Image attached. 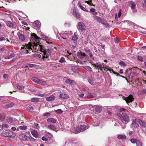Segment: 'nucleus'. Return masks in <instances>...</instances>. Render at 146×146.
<instances>
[{
	"instance_id": "obj_1",
	"label": "nucleus",
	"mask_w": 146,
	"mask_h": 146,
	"mask_svg": "<svg viewBox=\"0 0 146 146\" xmlns=\"http://www.w3.org/2000/svg\"><path fill=\"white\" fill-rule=\"evenodd\" d=\"M118 116L119 117V119L122 121H123L125 122H128L129 121V117L126 113H123L122 114H119L118 115Z\"/></svg>"
},
{
	"instance_id": "obj_2",
	"label": "nucleus",
	"mask_w": 146,
	"mask_h": 146,
	"mask_svg": "<svg viewBox=\"0 0 146 146\" xmlns=\"http://www.w3.org/2000/svg\"><path fill=\"white\" fill-rule=\"evenodd\" d=\"M2 134L4 136L11 138L14 137L15 136V133L11 131H5L3 132Z\"/></svg>"
},
{
	"instance_id": "obj_3",
	"label": "nucleus",
	"mask_w": 146,
	"mask_h": 146,
	"mask_svg": "<svg viewBox=\"0 0 146 146\" xmlns=\"http://www.w3.org/2000/svg\"><path fill=\"white\" fill-rule=\"evenodd\" d=\"M77 28L79 30L83 31L86 27V25L83 22H79L78 24Z\"/></svg>"
},
{
	"instance_id": "obj_4",
	"label": "nucleus",
	"mask_w": 146,
	"mask_h": 146,
	"mask_svg": "<svg viewBox=\"0 0 146 146\" xmlns=\"http://www.w3.org/2000/svg\"><path fill=\"white\" fill-rule=\"evenodd\" d=\"M28 135H30V133H27V135L25 134L22 133H20L19 135V137L20 139L24 141H27L28 140L27 137H29Z\"/></svg>"
},
{
	"instance_id": "obj_5",
	"label": "nucleus",
	"mask_w": 146,
	"mask_h": 146,
	"mask_svg": "<svg viewBox=\"0 0 146 146\" xmlns=\"http://www.w3.org/2000/svg\"><path fill=\"white\" fill-rule=\"evenodd\" d=\"M31 38L32 40H34L35 44L36 43L35 42L36 44L37 43H39L40 42V39L35 34H33L31 35Z\"/></svg>"
},
{
	"instance_id": "obj_6",
	"label": "nucleus",
	"mask_w": 146,
	"mask_h": 146,
	"mask_svg": "<svg viewBox=\"0 0 146 146\" xmlns=\"http://www.w3.org/2000/svg\"><path fill=\"white\" fill-rule=\"evenodd\" d=\"M134 99V98L131 94L129 95L127 97H125L124 98V100L126 101L127 104L129 103L132 102L133 100Z\"/></svg>"
},
{
	"instance_id": "obj_7",
	"label": "nucleus",
	"mask_w": 146,
	"mask_h": 146,
	"mask_svg": "<svg viewBox=\"0 0 146 146\" xmlns=\"http://www.w3.org/2000/svg\"><path fill=\"white\" fill-rule=\"evenodd\" d=\"M77 55L79 58H83L86 56V55L84 53L80 51L77 53Z\"/></svg>"
},
{
	"instance_id": "obj_8",
	"label": "nucleus",
	"mask_w": 146,
	"mask_h": 146,
	"mask_svg": "<svg viewBox=\"0 0 146 146\" xmlns=\"http://www.w3.org/2000/svg\"><path fill=\"white\" fill-rule=\"evenodd\" d=\"M7 26L11 29H16V27L15 25L11 22L8 21L6 23Z\"/></svg>"
},
{
	"instance_id": "obj_9",
	"label": "nucleus",
	"mask_w": 146,
	"mask_h": 146,
	"mask_svg": "<svg viewBox=\"0 0 146 146\" xmlns=\"http://www.w3.org/2000/svg\"><path fill=\"white\" fill-rule=\"evenodd\" d=\"M37 84L42 86H45L47 84V83L42 79H38Z\"/></svg>"
},
{
	"instance_id": "obj_10",
	"label": "nucleus",
	"mask_w": 146,
	"mask_h": 146,
	"mask_svg": "<svg viewBox=\"0 0 146 146\" xmlns=\"http://www.w3.org/2000/svg\"><path fill=\"white\" fill-rule=\"evenodd\" d=\"M47 121L48 123H56V121L53 118L50 117L47 119Z\"/></svg>"
},
{
	"instance_id": "obj_11",
	"label": "nucleus",
	"mask_w": 146,
	"mask_h": 146,
	"mask_svg": "<svg viewBox=\"0 0 146 146\" xmlns=\"http://www.w3.org/2000/svg\"><path fill=\"white\" fill-rule=\"evenodd\" d=\"M102 109V106H96L95 107L94 109V111L97 112V113H100Z\"/></svg>"
},
{
	"instance_id": "obj_12",
	"label": "nucleus",
	"mask_w": 146,
	"mask_h": 146,
	"mask_svg": "<svg viewBox=\"0 0 146 146\" xmlns=\"http://www.w3.org/2000/svg\"><path fill=\"white\" fill-rule=\"evenodd\" d=\"M17 35L19 36V39L20 41H23L25 40V36L19 33H17Z\"/></svg>"
},
{
	"instance_id": "obj_13",
	"label": "nucleus",
	"mask_w": 146,
	"mask_h": 146,
	"mask_svg": "<svg viewBox=\"0 0 146 146\" xmlns=\"http://www.w3.org/2000/svg\"><path fill=\"white\" fill-rule=\"evenodd\" d=\"M47 127L53 131H55L56 132H57V131H56V127L54 125L52 124H50L48 125Z\"/></svg>"
},
{
	"instance_id": "obj_14",
	"label": "nucleus",
	"mask_w": 146,
	"mask_h": 146,
	"mask_svg": "<svg viewBox=\"0 0 146 146\" xmlns=\"http://www.w3.org/2000/svg\"><path fill=\"white\" fill-rule=\"evenodd\" d=\"M31 133L32 135L36 138H37L38 137V133L35 130H33L31 131Z\"/></svg>"
},
{
	"instance_id": "obj_15",
	"label": "nucleus",
	"mask_w": 146,
	"mask_h": 146,
	"mask_svg": "<svg viewBox=\"0 0 146 146\" xmlns=\"http://www.w3.org/2000/svg\"><path fill=\"white\" fill-rule=\"evenodd\" d=\"M73 15L74 16L78 19L80 18V13L77 12L76 10H73Z\"/></svg>"
},
{
	"instance_id": "obj_16",
	"label": "nucleus",
	"mask_w": 146,
	"mask_h": 146,
	"mask_svg": "<svg viewBox=\"0 0 146 146\" xmlns=\"http://www.w3.org/2000/svg\"><path fill=\"white\" fill-rule=\"evenodd\" d=\"M28 49H31L32 50L31 46L30 44H28L26 45L24 51H25L27 53L29 52V50Z\"/></svg>"
},
{
	"instance_id": "obj_17",
	"label": "nucleus",
	"mask_w": 146,
	"mask_h": 146,
	"mask_svg": "<svg viewBox=\"0 0 146 146\" xmlns=\"http://www.w3.org/2000/svg\"><path fill=\"white\" fill-rule=\"evenodd\" d=\"M100 23L102 24L105 25V27H107L109 25V24L107 23V21L105 20H104L102 18L101 20L100 21Z\"/></svg>"
},
{
	"instance_id": "obj_18",
	"label": "nucleus",
	"mask_w": 146,
	"mask_h": 146,
	"mask_svg": "<svg viewBox=\"0 0 146 146\" xmlns=\"http://www.w3.org/2000/svg\"><path fill=\"white\" fill-rule=\"evenodd\" d=\"M127 138L125 135L121 134L117 136V138L119 139H125Z\"/></svg>"
},
{
	"instance_id": "obj_19",
	"label": "nucleus",
	"mask_w": 146,
	"mask_h": 146,
	"mask_svg": "<svg viewBox=\"0 0 146 146\" xmlns=\"http://www.w3.org/2000/svg\"><path fill=\"white\" fill-rule=\"evenodd\" d=\"M103 68V70L106 72H107L108 70H109V71L111 73V71H112V72H113L114 74H116V75L117 76H119V74H118L116 73L113 72V70H110L108 68H106V67H104Z\"/></svg>"
},
{
	"instance_id": "obj_20",
	"label": "nucleus",
	"mask_w": 146,
	"mask_h": 146,
	"mask_svg": "<svg viewBox=\"0 0 146 146\" xmlns=\"http://www.w3.org/2000/svg\"><path fill=\"white\" fill-rule=\"evenodd\" d=\"M46 99L48 101H53L55 99V96L53 95H52L48 97H46Z\"/></svg>"
},
{
	"instance_id": "obj_21",
	"label": "nucleus",
	"mask_w": 146,
	"mask_h": 146,
	"mask_svg": "<svg viewBox=\"0 0 146 146\" xmlns=\"http://www.w3.org/2000/svg\"><path fill=\"white\" fill-rule=\"evenodd\" d=\"M96 95L95 94L93 93H91L90 92H88L87 93V96L88 98H92L93 97H96Z\"/></svg>"
},
{
	"instance_id": "obj_22",
	"label": "nucleus",
	"mask_w": 146,
	"mask_h": 146,
	"mask_svg": "<svg viewBox=\"0 0 146 146\" xmlns=\"http://www.w3.org/2000/svg\"><path fill=\"white\" fill-rule=\"evenodd\" d=\"M94 20L98 22H100L102 18L98 17L96 15H94L93 16Z\"/></svg>"
},
{
	"instance_id": "obj_23",
	"label": "nucleus",
	"mask_w": 146,
	"mask_h": 146,
	"mask_svg": "<svg viewBox=\"0 0 146 146\" xmlns=\"http://www.w3.org/2000/svg\"><path fill=\"white\" fill-rule=\"evenodd\" d=\"M26 68H28L29 67L30 68H36L37 67V65L34 64H29L25 66Z\"/></svg>"
},
{
	"instance_id": "obj_24",
	"label": "nucleus",
	"mask_w": 146,
	"mask_h": 146,
	"mask_svg": "<svg viewBox=\"0 0 146 146\" xmlns=\"http://www.w3.org/2000/svg\"><path fill=\"white\" fill-rule=\"evenodd\" d=\"M129 5L132 9H134L135 8L136 4L134 2L132 1H130L129 2Z\"/></svg>"
},
{
	"instance_id": "obj_25",
	"label": "nucleus",
	"mask_w": 146,
	"mask_h": 146,
	"mask_svg": "<svg viewBox=\"0 0 146 146\" xmlns=\"http://www.w3.org/2000/svg\"><path fill=\"white\" fill-rule=\"evenodd\" d=\"M78 5L82 10L87 12H89L88 11L86 10L84 7L81 5L79 1L78 2Z\"/></svg>"
},
{
	"instance_id": "obj_26",
	"label": "nucleus",
	"mask_w": 146,
	"mask_h": 146,
	"mask_svg": "<svg viewBox=\"0 0 146 146\" xmlns=\"http://www.w3.org/2000/svg\"><path fill=\"white\" fill-rule=\"evenodd\" d=\"M83 68L89 72H92V69L89 66H83Z\"/></svg>"
},
{
	"instance_id": "obj_27",
	"label": "nucleus",
	"mask_w": 146,
	"mask_h": 146,
	"mask_svg": "<svg viewBox=\"0 0 146 146\" xmlns=\"http://www.w3.org/2000/svg\"><path fill=\"white\" fill-rule=\"evenodd\" d=\"M60 98L62 99H66L67 98V95L65 94H62L59 96Z\"/></svg>"
},
{
	"instance_id": "obj_28",
	"label": "nucleus",
	"mask_w": 146,
	"mask_h": 146,
	"mask_svg": "<svg viewBox=\"0 0 146 146\" xmlns=\"http://www.w3.org/2000/svg\"><path fill=\"white\" fill-rule=\"evenodd\" d=\"M43 39L46 41L47 43L49 44H52V42H49L50 41V39L48 38V37H47L45 35H44L43 36Z\"/></svg>"
},
{
	"instance_id": "obj_29",
	"label": "nucleus",
	"mask_w": 146,
	"mask_h": 146,
	"mask_svg": "<svg viewBox=\"0 0 146 146\" xmlns=\"http://www.w3.org/2000/svg\"><path fill=\"white\" fill-rule=\"evenodd\" d=\"M79 127L80 131H83L86 129V127L85 125H79Z\"/></svg>"
},
{
	"instance_id": "obj_30",
	"label": "nucleus",
	"mask_w": 146,
	"mask_h": 146,
	"mask_svg": "<svg viewBox=\"0 0 146 146\" xmlns=\"http://www.w3.org/2000/svg\"><path fill=\"white\" fill-rule=\"evenodd\" d=\"M93 65L97 69H100L102 66L101 64H98V63L94 64Z\"/></svg>"
},
{
	"instance_id": "obj_31",
	"label": "nucleus",
	"mask_w": 146,
	"mask_h": 146,
	"mask_svg": "<svg viewBox=\"0 0 146 146\" xmlns=\"http://www.w3.org/2000/svg\"><path fill=\"white\" fill-rule=\"evenodd\" d=\"M42 45H40V44H36V45H34V48H35V49H37V50H41V46Z\"/></svg>"
},
{
	"instance_id": "obj_32",
	"label": "nucleus",
	"mask_w": 146,
	"mask_h": 146,
	"mask_svg": "<svg viewBox=\"0 0 146 146\" xmlns=\"http://www.w3.org/2000/svg\"><path fill=\"white\" fill-rule=\"evenodd\" d=\"M133 80L134 82H138L140 84V85L142 84V82L141 81H142V80L140 78H137L135 79H133Z\"/></svg>"
},
{
	"instance_id": "obj_33",
	"label": "nucleus",
	"mask_w": 146,
	"mask_h": 146,
	"mask_svg": "<svg viewBox=\"0 0 146 146\" xmlns=\"http://www.w3.org/2000/svg\"><path fill=\"white\" fill-rule=\"evenodd\" d=\"M139 123L143 127H146V123L145 122L141 120H140L139 121Z\"/></svg>"
},
{
	"instance_id": "obj_34",
	"label": "nucleus",
	"mask_w": 146,
	"mask_h": 146,
	"mask_svg": "<svg viewBox=\"0 0 146 146\" xmlns=\"http://www.w3.org/2000/svg\"><path fill=\"white\" fill-rule=\"evenodd\" d=\"M31 101L32 102H39V100L38 98H31Z\"/></svg>"
},
{
	"instance_id": "obj_35",
	"label": "nucleus",
	"mask_w": 146,
	"mask_h": 146,
	"mask_svg": "<svg viewBox=\"0 0 146 146\" xmlns=\"http://www.w3.org/2000/svg\"><path fill=\"white\" fill-rule=\"evenodd\" d=\"M90 11L91 12L93 13L92 14L93 15H96L98 14V13L95 11L96 9L94 8H91L90 9Z\"/></svg>"
},
{
	"instance_id": "obj_36",
	"label": "nucleus",
	"mask_w": 146,
	"mask_h": 146,
	"mask_svg": "<svg viewBox=\"0 0 146 146\" xmlns=\"http://www.w3.org/2000/svg\"><path fill=\"white\" fill-rule=\"evenodd\" d=\"M65 83L69 84H71L73 83V81L72 80L68 79L66 80Z\"/></svg>"
},
{
	"instance_id": "obj_37",
	"label": "nucleus",
	"mask_w": 146,
	"mask_h": 146,
	"mask_svg": "<svg viewBox=\"0 0 146 146\" xmlns=\"http://www.w3.org/2000/svg\"><path fill=\"white\" fill-rule=\"evenodd\" d=\"M7 121L10 123L13 122V118L10 117H7Z\"/></svg>"
},
{
	"instance_id": "obj_38",
	"label": "nucleus",
	"mask_w": 146,
	"mask_h": 146,
	"mask_svg": "<svg viewBox=\"0 0 146 146\" xmlns=\"http://www.w3.org/2000/svg\"><path fill=\"white\" fill-rule=\"evenodd\" d=\"M35 24L37 27L39 28L40 27L41 23L39 21H35Z\"/></svg>"
},
{
	"instance_id": "obj_39",
	"label": "nucleus",
	"mask_w": 146,
	"mask_h": 146,
	"mask_svg": "<svg viewBox=\"0 0 146 146\" xmlns=\"http://www.w3.org/2000/svg\"><path fill=\"white\" fill-rule=\"evenodd\" d=\"M50 112L45 113H44L43 114V116H46L47 117H50Z\"/></svg>"
},
{
	"instance_id": "obj_40",
	"label": "nucleus",
	"mask_w": 146,
	"mask_h": 146,
	"mask_svg": "<svg viewBox=\"0 0 146 146\" xmlns=\"http://www.w3.org/2000/svg\"><path fill=\"white\" fill-rule=\"evenodd\" d=\"M14 106V104L13 103H11L9 104H8L5 105V107L7 108H9L12 107Z\"/></svg>"
},
{
	"instance_id": "obj_41",
	"label": "nucleus",
	"mask_w": 146,
	"mask_h": 146,
	"mask_svg": "<svg viewBox=\"0 0 146 146\" xmlns=\"http://www.w3.org/2000/svg\"><path fill=\"white\" fill-rule=\"evenodd\" d=\"M27 127L26 125L20 126L19 127V128L22 130H25L27 129Z\"/></svg>"
},
{
	"instance_id": "obj_42",
	"label": "nucleus",
	"mask_w": 146,
	"mask_h": 146,
	"mask_svg": "<svg viewBox=\"0 0 146 146\" xmlns=\"http://www.w3.org/2000/svg\"><path fill=\"white\" fill-rule=\"evenodd\" d=\"M33 107L31 105L28 106L27 108V110L29 111H33Z\"/></svg>"
},
{
	"instance_id": "obj_43",
	"label": "nucleus",
	"mask_w": 146,
	"mask_h": 146,
	"mask_svg": "<svg viewBox=\"0 0 146 146\" xmlns=\"http://www.w3.org/2000/svg\"><path fill=\"white\" fill-rule=\"evenodd\" d=\"M137 146H142L143 143L142 142L137 140L136 143Z\"/></svg>"
},
{
	"instance_id": "obj_44",
	"label": "nucleus",
	"mask_w": 146,
	"mask_h": 146,
	"mask_svg": "<svg viewBox=\"0 0 146 146\" xmlns=\"http://www.w3.org/2000/svg\"><path fill=\"white\" fill-rule=\"evenodd\" d=\"M74 130L76 132H80V129L79 125L76 126V127H74Z\"/></svg>"
},
{
	"instance_id": "obj_45",
	"label": "nucleus",
	"mask_w": 146,
	"mask_h": 146,
	"mask_svg": "<svg viewBox=\"0 0 146 146\" xmlns=\"http://www.w3.org/2000/svg\"><path fill=\"white\" fill-rule=\"evenodd\" d=\"M16 87H17L18 89L21 90H23L24 88V86H20L18 85H16Z\"/></svg>"
},
{
	"instance_id": "obj_46",
	"label": "nucleus",
	"mask_w": 146,
	"mask_h": 146,
	"mask_svg": "<svg viewBox=\"0 0 146 146\" xmlns=\"http://www.w3.org/2000/svg\"><path fill=\"white\" fill-rule=\"evenodd\" d=\"M38 79V78L35 77H33L31 78V79L33 81L36 83H37Z\"/></svg>"
},
{
	"instance_id": "obj_47",
	"label": "nucleus",
	"mask_w": 146,
	"mask_h": 146,
	"mask_svg": "<svg viewBox=\"0 0 146 146\" xmlns=\"http://www.w3.org/2000/svg\"><path fill=\"white\" fill-rule=\"evenodd\" d=\"M138 140L136 139L132 138L131 139L130 141L131 142L133 143H137V141Z\"/></svg>"
},
{
	"instance_id": "obj_48",
	"label": "nucleus",
	"mask_w": 146,
	"mask_h": 146,
	"mask_svg": "<svg viewBox=\"0 0 146 146\" xmlns=\"http://www.w3.org/2000/svg\"><path fill=\"white\" fill-rule=\"evenodd\" d=\"M15 56V54L14 53H12L10 55L8 56H6V57L7 59H9L10 58H11L13 57H14Z\"/></svg>"
},
{
	"instance_id": "obj_49",
	"label": "nucleus",
	"mask_w": 146,
	"mask_h": 146,
	"mask_svg": "<svg viewBox=\"0 0 146 146\" xmlns=\"http://www.w3.org/2000/svg\"><path fill=\"white\" fill-rule=\"evenodd\" d=\"M78 38V36L76 35H75L72 38V40L76 41Z\"/></svg>"
},
{
	"instance_id": "obj_50",
	"label": "nucleus",
	"mask_w": 146,
	"mask_h": 146,
	"mask_svg": "<svg viewBox=\"0 0 146 146\" xmlns=\"http://www.w3.org/2000/svg\"><path fill=\"white\" fill-rule=\"evenodd\" d=\"M50 50L48 49H45V51H44V54H49V51Z\"/></svg>"
},
{
	"instance_id": "obj_51",
	"label": "nucleus",
	"mask_w": 146,
	"mask_h": 146,
	"mask_svg": "<svg viewBox=\"0 0 146 146\" xmlns=\"http://www.w3.org/2000/svg\"><path fill=\"white\" fill-rule=\"evenodd\" d=\"M55 111L56 112L59 114L63 112V111L60 109H59L58 110H56Z\"/></svg>"
},
{
	"instance_id": "obj_52",
	"label": "nucleus",
	"mask_w": 146,
	"mask_h": 146,
	"mask_svg": "<svg viewBox=\"0 0 146 146\" xmlns=\"http://www.w3.org/2000/svg\"><path fill=\"white\" fill-rule=\"evenodd\" d=\"M33 127L34 128L36 129H38L40 127L39 126V124L37 123H35L33 125Z\"/></svg>"
},
{
	"instance_id": "obj_53",
	"label": "nucleus",
	"mask_w": 146,
	"mask_h": 146,
	"mask_svg": "<svg viewBox=\"0 0 146 146\" xmlns=\"http://www.w3.org/2000/svg\"><path fill=\"white\" fill-rule=\"evenodd\" d=\"M1 126L2 127V128L3 127L8 128L9 127V125L6 123H3L2 125H1Z\"/></svg>"
},
{
	"instance_id": "obj_54",
	"label": "nucleus",
	"mask_w": 146,
	"mask_h": 146,
	"mask_svg": "<svg viewBox=\"0 0 146 146\" xmlns=\"http://www.w3.org/2000/svg\"><path fill=\"white\" fill-rule=\"evenodd\" d=\"M119 64L121 66H125L126 65L125 63L124 62L122 61L120 62Z\"/></svg>"
},
{
	"instance_id": "obj_55",
	"label": "nucleus",
	"mask_w": 146,
	"mask_h": 146,
	"mask_svg": "<svg viewBox=\"0 0 146 146\" xmlns=\"http://www.w3.org/2000/svg\"><path fill=\"white\" fill-rule=\"evenodd\" d=\"M138 60H140L141 61H143V57L141 56H138Z\"/></svg>"
},
{
	"instance_id": "obj_56",
	"label": "nucleus",
	"mask_w": 146,
	"mask_h": 146,
	"mask_svg": "<svg viewBox=\"0 0 146 146\" xmlns=\"http://www.w3.org/2000/svg\"><path fill=\"white\" fill-rule=\"evenodd\" d=\"M59 61L61 62H65V59L63 57H62Z\"/></svg>"
},
{
	"instance_id": "obj_57",
	"label": "nucleus",
	"mask_w": 146,
	"mask_h": 146,
	"mask_svg": "<svg viewBox=\"0 0 146 146\" xmlns=\"http://www.w3.org/2000/svg\"><path fill=\"white\" fill-rule=\"evenodd\" d=\"M42 139L45 141H47L48 140V139L45 136L43 137L42 138Z\"/></svg>"
},
{
	"instance_id": "obj_58",
	"label": "nucleus",
	"mask_w": 146,
	"mask_h": 146,
	"mask_svg": "<svg viewBox=\"0 0 146 146\" xmlns=\"http://www.w3.org/2000/svg\"><path fill=\"white\" fill-rule=\"evenodd\" d=\"M5 119V117L4 115H2L0 117V120H2V121H3Z\"/></svg>"
},
{
	"instance_id": "obj_59",
	"label": "nucleus",
	"mask_w": 146,
	"mask_h": 146,
	"mask_svg": "<svg viewBox=\"0 0 146 146\" xmlns=\"http://www.w3.org/2000/svg\"><path fill=\"white\" fill-rule=\"evenodd\" d=\"M45 50V49H44V47L42 45L41 50H39L43 52H44Z\"/></svg>"
},
{
	"instance_id": "obj_60",
	"label": "nucleus",
	"mask_w": 146,
	"mask_h": 146,
	"mask_svg": "<svg viewBox=\"0 0 146 146\" xmlns=\"http://www.w3.org/2000/svg\"><path fill=\"white\" fill-rule=\"evenodd\" d=\"M141 92L143 94H145L146 93V89H144L142 90Z\"/></svg>"
},
{
	"instance_id": "obj_61",
	"label": "nucleus",
	"mask_w": 146,
	"mask_h": 146,
	"mask_svg": "<svg viewBox=\"0 0 146 146\" xmlns=\"http://www.w3.org/2000/svg\"><path fill=\"white\" fill-rule=\"evenodd\" d=\"M121 15V11L120 10L119 11V13H118V17L119 18L120 17Z\"/></svg>"
},
{
	"instance_id": "obj_62",
	"label": "nucleus",
	"mask_w": 146,
	"mask_h": 146,
	"mask_svg": "<svg viewBox=\"0 0 146 146\" xmlns=\"http://www.w3.org/2000/svg\"><path fill=\"white\" fill-rule=\"evenodd\" d=\"M84 94H83L82 93H81L80 94H79V97L82 98H83L84 96Z\"/></svg>"
},
{
	"instance_id": "obj_63",
	"label": "nucleus",
	"mask_w": 146,
	"mask_h": 146,
	"mask_svg": "<svg viewBox=\"0 0 146 146\" xmlns=\"http://www.w3.org/2000/svg\"><path fill=\"white\" fill-rule=\"evenodd\" d=\"M115 43H118L119 42V41L117 39H115Z\"/></svg>"
},
{
	"instance_id": "obj_64",
	"label": "nucleus",
	"mask_w": 146,
	"mask_h": 146,
	"mask_svg": "<svg viewBox=\"0 0 146 146\" xmlns=\"http://www.w3.org/2000/svg\"><path fill=\"white\" fill-rule=\"evenodd\" d=\"M47 134L49 135L51 138L53 136L52 134L49 132H47Z\"/></svg>"
}]
</instances>
